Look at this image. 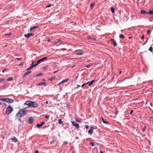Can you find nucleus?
<instances>
[{
	"label": "nucleus",
	"mask_w": 153,
	"mask_h": 153,
	"mask_svg": "<svg viewBox=\"0 0 153 153\" xmlns=\"http://www.w3.org/2000/svg\"><path fill=\"white\" fill-rule=\"evenodd\" d=\"M25 109H20L16 114V117H18V115H19L18 120L20 122L21 121V118L26 114V113L24 110Z\"/></svg>",
	"instance_id": "nucleus-1"
},
{
	"label": "nucleus",
	"mask_w": 153,
	"mask_h": 153,
	"mask_svg": "<svg viewBox=\"0 0 153 153\" xmlns=\"http://www.w3.org/2000/svg\"><path fill=\"white\" fill-rule=\"evenodd\" d=\"M13 111V108L10 105H9L7 108L6 114L7 115H9Z\"/></svg>",
	"instance_id": "nucleus-2"
},
{
	"label": "nucleus",
	"mask_w": 153,
	"mask_h": 153,
	"mask_svg": "<svg viewBox=\"0 0 153 153\" xmlns=\"http://www.w3.org/2000/svg\"><path fill=\"white\" fill-rule=\"evenodd\" d=\"M47 57H43L42 58L38 60L36 64H35L36 66H37L38 65L40 64L41 62L47 60Z\"/></svg>",
	"instance_id": "nucleus-3"
},
{
	"label": "nucleus",
	"mask_w": 153,
	"mask_h": 153,
	"mask_svg": "<svg viewBox=\"0 0 153 153\" xmlns=\"http://www.w3.org/2000/svg\"><path fill=\"white\" fill-rule=\"evenodd\" d=\"M72 125L74 126L76 128L78 129L79 128V124L75 122L74 121H72Z\"/></svg>",
	"instance_id": "nucleus-4"
},
{
	"label": "nucleus",
	"mask_w": 153,
	"mask_h": 153,
	"mask_svg": "<svg viewBox=\"0 0 153 153\" xmlns=\"http://www.w3.org/2000/svg\"><path fill=\"white\" fill-rule=\"evenodd\" d=\"M32 101H26L24 103L25 105L28 106L29 107L31 108V103Z\"/></svg>",
	"instance_id": "nucleus-5"
},
{
	"label": "nucleus",
	"mask_w": 153,
	"mask_h": 153,
	"mask_svg": "<svg viewBox=\"0 0 153 153\" xmlns=\"http://www.w3.org/2000/svg\"><path fill=\"white\" fill-rule=\"evenodd\" d=\"M31 108H36L38 106V104L35 102L32 101Z\"/></svg>",
	"instance_id": "nucleus-6"
},
{
	"label": "nucleus",
	"mask_w": 153,
	"mask_h": 153,
	"mask_svg": "<svg viewBox=\"0 0 153 153\" xmlns=\"http://www.w3.org/2000/svg\"><path fill=\"white\" fill-rule=\"evenodd\" d=\"M34 35V34L32 33H29L27 34H25L24 36L27 38H29L31 36H33Z\"/></svg>",
	"instance_id": "nucleus-7"
},
{
	"label": "nucleus",
	"mask_w": 153,
	"mask_h": 153,
	"mask_svg": "<svg viewBox=\"0 0 153 153\" xmlns=\"http://www.w3.org/2000/svg\"><path fill=\"white\" fill-rule=\"evenodd\" d=\"M6 102L8 103H12L13 102V99L10 98H6Z\"/></svg>",
	"instance_id": "nucleus-8"
},
{
	"label": "nucleus",
	"mask_w": 153,
	"mask_h": 153,
	"mask_svg": "<svg viewBox=\"0 0 153 153\" xmlns=\"http://www.w3.org/2000/svg\"><path fill=\"white\" fill-rule=\"evenodd\" d=\"M36 65L35 64H34V65L31 64L30 65V66L28 67V68H27L26 69L27 71L31 69H32L33 67L36 66Z\"/></svg>",
	"instance_id": "nucleus-9"
},
{
	"label": "nucleus",
	"mask_w": 153,
	"mask_h": 153,
	"mask_svg": "<svg viewBox=\"0 0 153 153\" xmlns=\"http://www.w3.org/2000/svg\"><path fill=\"white\" fill-rule=\"evenodd\" d=\"M33 120V118L32 117H30L28 119V122L30 124H31L32 123Z\"/></svg>",
	"instance_id": "nucleus-10"
},
{
	"label": "nucleus",
	"mask_w": 153,
	"mask_h": 153,
	"mask_svg": "<svg viewBox=\"0 0 153 153\" xmlns=\"http://www.w3.org/2000/svg\"><path fill=\"white\" fill-rule=\"evenodd\" d=\"M40 85H44L45 86H46L47 85V84L45 82H41L38 83V84L36 85L37 86H40Z\"/></svg>",
	"instance_id": "nucleus-11"
},
{
	"label": "nucleus",
	"mask_w": 153,
	"mask_h": 153,
	"mask_svg": "<svg viewBox=\"0 0 153 153\" xmlns=\"http://www.w3.org/2000/svg\"><path fill=\"white\" fill-rule=\"evenodd\" d=\"M110 40L113 43V45L114 47H115L117 46V43H116V42L114 39H111Z\"/></svg>",
	"instance_id": "nucleus-12"
},
{
	"label": "nucleus",
	"mask_w": 153,
	"mask_h": 153,
	"mask_svg": "<svg viewBox=\"0 0 153 153\" xmlns=\"http://www.w3.org/2000/svg\"><path fill=\"white\" fill-rule=\"evenodd\" d=\"M11 140H12V141H13V142L14 143H16L18 141L17 139L15 137H13L11 138Z\"/></svg>",
	"instance_id": "nucleus-13"
},
{
	"label": "nucleus",
	"mask_w": 153,
	"mask_h": 153,
	"mask_svg": "<svg viewBox=\"0 0 153 153\" xmlns=\"http://www.w3.org/2000/svg\"><path fill=\"white\" fill-rule=\"evenodd\" d=\"M31 72V71H28L26 72L24 74H23V77H25V76L28 75Z\"/></svg>",
	"instance_id": "nucleus-14"
},
{
	"label": "nucleus",
	"mask_w": 153,
	"mask_h": 153,
	"mask_svg": "<svg viewBox=\"0 0 153 153\" xmlns=\"http://www.w3.org/2000/svg\"><path fill=\"white\" fill-rule=\"evenodd\" d=\"M69 80V79L66 78L65 79L63 80L60 83H63L67 82Z\"/></svg>",
	"instance_id": "nucleus-15"
},
{
	"label": "nucleus",
	"mask_w": 153,
	"mask_h": 153,
	"mask_svg": "<svg viewBox=\"0 0 153 153\" xmlns=\"http://www.w3.org/2000/svg\"><path fill=\"white\" fill-rule=\"evenodd\" d=\"M93 132V130L90 128L88 130V133L90 135L92 134Z\"/></svg>",
	"instance_id": "nucleus-16"
},
{
	"label": "nucleus",
	"mask_w": 153,
	"mask_h": 153,
	"mask_svg": "<svg viewBox=\"0 0 153 153\" xmlns=\"http://www.w3.org/2000/svg\"><path fill=\"white\" fill-rule=\"evenodd\" d=\"M38 27V26H33L30 28V32L31 31L33 30Z\"/></svg>",
	"instance_id": "nucleus-17"
},
{
	"label": "nucleus",
	"mask_w": 153,
	"mask_h": 153,
	"mask_svg": "<svg viewBox=\"0 0 153 153\" xmlns=\"http://www.w3.org/2000/svg\"><path fill=\"white\" fill-rule=\"evenodd\" d=\"M141 13L142 14L145 15V14H147V12H146V11L143 10H141Z\"/></svg>",
	"instance_id": "nucleus-18"
},
{
	"label": "nucleus",
	"mask_w": 153,
	"mask_h": 153,
	"mask_svg": "<svg viewBox=\"0 0 153 153\" xmlns=\"http://www.w3.org/2000/svg\"><path fill=\"white\" fill-rule=\"evenodd\" d=\"M95 80L94 79L92 80L91 82L89 83V82L88 86H91V85H92L93 83L95 82Z\"/></svg>",
	"instance_id": "nucleus-19"
},
{
	"label": "nucleus",
	"mask_w": 153,
	"mask_h": 153,
	"mask_svg": "<svg viewBox=\"0 0 153 153\" xmlns=\"http://www.w3.org/2000/svg\"><path fill=\"white\" fill-rule=\"evenodd\" d=\"M102 122L104 123L107 124H109V123L108 122L106 121H105L104 120V119L103 118H102Z\"/></svg>",
	"instance_id": "nucleus-20"
},
{
	"label": "nucleus",
	"mask_w": 153,
	"mask_h": 153,
	"mask_svg": "<svg viewBox=\"0 0 153 153\" xmlns=\"http://www.w3.org/2000/svg\"><path fill=\"white\" fill-rule=\"evenodd\" d=\"M42 75V73H39V74H35L34 75L33 77H38L39 76H40L41 75Z\"/></svg>",
	"instance_id": "nucleus-21"
},
{
	"label": "nucleus",
	"mask_w": 153,
	"mask_h": 153,
	"mask_svg": "<svg viewBox=\"0 0 153 153\" xmlns=\"http://www.w3.org/2000/svg\"><path fill=\"white\" fill-rule=\"evenodd\" d=\"M95 4L94 3H92L91 4L90 7H91V10H92L93 9V7H94V6Z\"/></svg>",
	"instance_id": "nucleus-22"
},
{
	"label": "nucleus",
	"mask_w": 153,
	"mask_h": 153,
	"mask_svg": "<svg viewBox=\"0 0 153 153\" xmlns=\"http://www.w3.org/2000/svg\"><path fill=\"white\" fill-rule=\"evenodd\" d=\"M58 123L59 124H62V125H63V122L62 121V120L61 119H59L58 120Z\"/></svg>",
	"instance_id": "nucleus-23"
},
{
	"label": "nucleus",
	"mask_w": 153,
	"mask_h": 153,
	"mask_svg": "<svg viewBox=\"0 0 153 153\" xmlns=\"http://www.w3.org/2000/svg\"><path fill=\"white\" fill-rule=\"evenodd\" d=\"M83 52H82L81 53H75V54L77 55H82L83 54Z\"/></svg>",
	"instance_id": "nucleus-24"
},
{
	"label": "nucleus",
	"mask_w": 153,
	"mask_h": 153,
	"mask_svg": "<svg viewBox=\"0 0 153 153\" xmlns=\"http://www.w3.org/2000/svg\"><path fill=\"white\" fill-rule=\"evenodd\" d=\"M148 14L151 15L153 14V11L152 10H150L149 12L147 13V14Z\"/></svg>",
	"instance_id": "nucleus-25"
},
{
	"label": "nucleus",
	"mask_w": 153,
	"mask_h": 153,
	"mask_svg": "<svg viewBox=\"0 0 153 153\" xmlns=\"http://www.w3.org/2000/svg\"><path fill=\"white\" fill-rule=\"evenodd\" d=\"M111 10L112 13L114 12V9L113 7H111Z\"/></svg>",
	"instance_id": "nucleus-26"
},
{
	"label": "nucleus",
	"mask_w": 153,
	"mask_h": 153,
	"mask_svg": "<svg viewBox=\"0 0 153 153\" xmlns=\"http://www.w3.org/2000/svg\"><path fill=\"white\" fill-rule=\"evenodd\" d=\"M119 38L120 39H124L125 38L123 34H120Z\"/></svg>",
	"instance_id": "nucleus-27"
},
{
	"label": "nucleus",
	"mask_w": 153,
	"mask_h": 153,
	"mask_svg": "<svg viewBox=\"0 0 153 153\" xmlns=\"http://www.w3.org/2000/svg\"><path fill=\"white\" fill-rule=\"evenodd\" d=\"M13 80V79L12 77H8L7 79V81H12Z\"/></svg>",
	"instance_id": "nucleus-28"
},
{
	"label": "nucleus",
	"mask_w": 153,
	"mask_h": 153,
	"mask_svg": "<svg viewBox=\"0 0 153 153\" xmlns=\"http://www.w3.org/2000/svg\"><path fill=\"white\" fill-rule=\"evenodd\" d=\"M91 128L93 130V129H97V127L96 126H93L91 127Z\"/></svg>",
	"instance_id": "nucleus-29"
},
{
	"label": "nucleus",
	"mask_w": 153,
	"mask_h": 153,
	"mask_svg": "<svg viewBox=\"0 0 153 153\" xmlns=\"http://www.w3.org/2000/svg\"><path fill=\"white\" fill-rule=\"evenodd\" d=\"M6 98H5V99H4V98H0V100L1 101H3V102H6Z\"/></svg>",
	"instance_id": "nucleus-30"
},
{
	"label": "nucleus",
	"mask_w": 153,
	"mask_h": 153,
	"mask_svg": "<svg viewBox=\"0 0 153 153\" xmlns=\"http://www.w3.org/2000/svg\"><path fill=\"white\" fill-rule=\"evenodd\" d=\"M153 48L152 47H150L149 49V51H150L151 52H152Z\"/></svg>",
	"instance_id": "nucleus-31"
},
{
	"label": "nucleus",
	"mask_w": 153,
	"mask_h": 153,
	"mask_svg": "<svg viewBox=\"0 0 153 153\" xmlns=\"http://www.w3.org/2000/svg\"><path fill=\"white\" fill-rule=\"evenodd\" d=\"M55 79V77H51V78H49L48 80H50V81H52L54 79Z\"/></svg>",
	"instance_id": "nucleus-32"
},
{
	"label": "nucleus",
	"mask_w": 153,
	"mask_h": 153,
	"mask_svg": "<svg viewBox=\"0 0 153 153\" xmlns=\"http://www.w3.org/2000/svg\"><path fill=\"white\" fill-rule=\"evenodd\" d=\"M89 82H88L87 83H84L81 86V87L82 88L85 85H87V84H88V83Z\"/></svg>",
	"instance_id": "nucleus-33"
},
{
	"label": "nucleus",
	"mask_w": 153,
	"mask_h": 153,
	"mask_svg": "<svg viewBox=\"0 0 153 153\" xmlns=\"http://www.w3.org/2000/svg\"><path fill=\"white\" fill-rule=\"evenodd\" d=\"M53 4H49L46 7V8H48L50 7L51 6H53Z\"/></svg>",
	"instance_id": "nucleus-34"
},
{
	"label": "nucleus",
	"mask_w": 153,
	"mask_h": 153,
	"mask_svg": "<svg viewBox=\"0 0 153 153\" xmlns=\"http://www.w3.org/2000/svg\"><path fill=\"white\" fill-rule=\"evenodd\" d=\"M89 144L91 146H94V143L93 142H90L89 143Z\"/></svg>",
	"instance_id": "nucleus-35"
},
{
	"label": "nucleus",
	"mask_w": 153,
	"mask_h": 153,
	"mask_svg": "<svg viewBox=\"0 0 153 153\" xmlns=\"http://www.w3.org/2000/svg\"><path fill=\"white\" fill-rule=\"evenodd\" d=\"M36 127L38 128H40V127H41L42 126H41V124H37L36 125Z\"/></svg>",
	"instance_id": "nucleus-36"
},
{
	"label": "nucleus",
	"mask_w": 153,
	"mask_h": 153,
	"mask_svg": "<svg viewBox=\"0 0 153 153\" xmlns=\"http://www.w3.org/2000/svg\"><path fill=\"white\" fill-rule=\"evenodd\" d=\"M60 41V40H58L57 41H56L54 42V43L55 44H57L58 42H59Z\"/></svg>",
	"instance_id": "nucleus-37"
},
{
	"label": "nucleus",
	"mask_w": 153,
	"mask_h": 153,
	"mask_svg": "<svg viewBox=\"0 0 153 153\" xmlns=\"http://www.w3.org/2000/svg\"><path fill=\"white\" fill-rule=\"evenodd\" d=\"M91 66V65H86L85 66V67L87 68H89Z\"/></svg>",
	"instance_id": "nucleus-38"
},
{
	"label": "nucleus",
	"mask_w": 153,
	"mask_h": 153,
	"mask_svg": "<svg viewBox=\"0 0 153 153\" xmlns=\"http://www.w3.org/2000/svg\"><path fill=\"white\" fill-rule=\"evenodd\" d=\"M4 80V79H0V83L2 81Z\"/></svg>",
	"instance_id": "nucleus-39"
},
{
	"label": "nucleus",
	"mask_w": 153,
	"mask_h": 153,
	"mask_svg": "<svg viewBox=\"0 0 153 153\" xmlns=\"http://www.w3.org/2000/svg\"><path fill=\"white\" fill-rule=\"evenodd\" d=\"M11 34V33H10L6 34H5V36H10V35Z\"/></svg>",
	"instance_id": "nucleus-40"
},
{
	"label": "nucleus",
	"mask_w": 153,
	"mask_h": 153,
	"mask_svg": "<svg viewBox=\"0 0 153 153\" xmlns=\"http://www.w3.org/2000/svg\"><path fill=\"white\" fill-rule=\"evenodd\" d=\"M45 117L46 119H48L49 118V116L48 115H46L45 116Z\"/></svg>",
	"instance_id": "nucleus-41"
},
{
	"label": "nucleus",
	"mask_w": 153,
	"mask_h": 153,
	"mask_svg": "<svg viewBox=\"0 0 153 153\" xmlns=\"http://www.w3.org/2000/svg\"><path fill=\"white\" fill-rule=\"evenodd\" d=\"M16 59H17V60H20L22 59L21 58H16Z\"/></svg>",
	"instance_id": "nucleus-42"
},
{
	"label": "nucleus",
	"mask_w": 153,
	"mask_h": 153,
	"mask_svg": "<svg viewBox=\"0 0 153 153\" xmlns=\"http://www.w3.org/2000/svg\"><path fill=\"white\" fill-rule=\"evenodd\" d=\"M133 111V110H131V111L130 112V114L131 116H132V113Z\"/></svg>",
	"instance_id": "nucleus-43"
},
{
	"label": "nucleus",
	"mask_w": 153,
	"mask_h": 153,
	"mask_svg": "<svg viewBox=\"0 0 153 153\" xmlns=\"http://www.w3.org/2000/svg\"><path fill=\"white\" fill-rule=\"evenodd\" d=\"M45 122H42L40 124L41 126H42L43 125H44L45 124Z\"/></svg>",
	"instance_id": "nucleus-44"
},
{
	"label": "nucleus",
	"mask_w": 153,
	"mask_h": 153,
	"mask_svg": "<svg viewBox=\"0 0 153 153\" xmlns=\"http://www.w3.org/2000/svg\"><path fill=\"white\" fill-rule=\"evenodd\" d=\"M150 33V30H147V34L148 35H149Z\"/></svg>",
	"instance_id": "nucleus-45"
},
{
	"label": "nucleus",
	"mask_w": 153,
	"mask_h": 153,
	"mask_svg": "<svg viewBox=\"0 0 153 153\" xmlns=\"http://www.w3.org/2000/svg\"><path fill=\"white\" fill-rule=\"evenodd\" d=\"M150 105L152 107L153 106L152 103V102L150 103Z\"/></svg>",
	"instance_id": "nucleus-46"
},
{
	"label": "nucleus",
	"mask_w": 153,
	"mask_h": 153,
	"mask_svg": "<svg viewBox=\"0 0 153 153\" xmlns=\"http://www.w3.org/2000/svg\"><path fill=\"white\" fill-rule=\"evenodd\" d=\"M146 128V126L144 127L143 128V129H142V131H144V130H145V129Z\"/></svg>",
	"instance_id": "nucleus-47"
},
{
	"label": "nucleus",
	"mask_w": 153,
	"mask_h": 153,
	"mask_svg": "<svg viewBox=\"0 0 153 153\" xmlns=\"http://www.w3.org/2000/svg\"><path fill=\"white\" fill-rule=\"evenodd\" d=\"M85 128H87H87H88V125H85Z\"/></svg>",
	"instance_id": "nucleus-48"
},
{
	"label": "nucleus",
	"mask_w": 153,
	"mask_h": 153,
	"mask_svg": "<svg viewBox=\"0 0 153 153\" xmlns=\"http://www.w3.org/2000/svg\"><path fill=\"white\" fill-rule=\"evenodd\" d=\"M23 65V64L22 63H21L20 64H19V66H22Z\"/></svg>",
	"instance_id": "nucleus-49"
},
{
	"label": "nucleus",
	"mask_w": 153,
	"mask_h": 153,
	"mask_svg": "<svg viewBox=\"0 0 153 153\" xmlns=\"http://www.w3.org/2000/svg\"><path fill=\"white\" fill-rule=\"evenodd\" d=\"M144 36L143 35L141 37V39H144Z\"/></svg>",
	"instance_id": "nucleus-50"
},
{
	"label": "nucleus",
	"mask_w": 153,
	"mask_h": 153,
	"mask_svg": "<svg viewBox=\"0 0 153 153\" xmlns=\"http://www.w3.org/2000/svg\"><path fill=\"white\" fill-rule=\"evenodd\" d=\"M58 71H59V70H57V71H54L53 72V74H55L56 72H58Z\"/></svg>",
	"instance_id": "nucleus-51"
},
{
	"label": "nucleus",
	"mask_w": 153,
	"mask_h": 153,
	"mask_svg": "<svg viewBox=\"0 0 153 153\" xmlns=\"http://www.w3.org/2000/svg\"><path fill=\"white\" fill-rule=\"evenodd\" d=\"M64 143L65 144H67L68 143V142H67L66 141H65V142H64Z\"/></svg>",
	"instance_id": "nucleus-52"
},
{
	"label": "nucleus",
	"mask_w": 153,
	"mask_h": 153,
	"mask_svg": "<svg viewBox=\"0 0 153 153\" xmlns=\"http://www.w3.org/2000/svg\"><path fill=\"white\" fill-rule=\"evenodd\" d=\"M6 69H3L2 71V72L3 73H4V71H6Z\"/></svg>",
	"instance_id": "nucleus-53"
},
{
	"label": "nucleus",
	"mask_w": 153,
	"mask_h": 153,
	"mask_svg": "<svg viewBox=\"0 0 153 153\" xmlns=\"http://www.w3.org/2000/svg\"><path fill=\"white\" fill-rule=\"evenodd\" d=\"M39 152V151L38 150H36L35 152V153H38Z\"/></svg>",
	"instance_id": "nucleus-54"
},
{
	"label": "nucleus",
	"mask_w": 153,
	"mask_h": 153,
	"mask_svg": "<svg viewBox=\"0 0 153 153\" xmlns=\"http://www.w3.org/2000/svg\"><path fill=\"white\" fill-rule=\"evenodd\" d=\"M76 121H77V122H79V123H80V121H79V120H77V119H76Z\"/></svg>",
	"instance_id": "nucleus-55"
},
{
	"label": "nucleus",
	"mask_w": 153,
	"mask_h": 153,
	"mask_svg": "<svg viewBox=\"0 0 153 153\" xmlns=\"http://www.w3.org/2000/svg\"><path fill=\"white\" fill-rule=\"evenodd\" d=\"M54 142V140H53V141H51V143H50V144H52Z\"/></svg>",
	"instance_id": "nucleus-56"
},
{
	"label": "nucleus",
	"mask_w": 153,
	"mask_h": 153,
	"mask_svg": "<svg viewBox=\"0 0 153 153\" xmlns=\"http://www.w3.org/2000/svg\"><path fill=\"white\" fill-rule=\"evenodd\" d=\"M34 62V61H33L32 62L31 64L33 65V64Z\"/></svg>",
	"instance_id": "nucleus-57"
},
{
	"label": "nucleus",
	"mask_w": 153,
	"mask_h": 153,
	"mask_svg": "<svg viewBox=\"0 0 153 153\" xmlns=\"http://www.w3.org/2000/svg\"><path fill=\"white\" fill-rule=\"evenodd\" d=\"M48 101H46L45 102V103L46 104H48Z\"/></svg>",
	"instance_id": "nucleus-58"
},
{
	"label": "nucleus",
	"mask_w": 153,
	"mask_h": 153,
	"mask_svg": "<svg viewBox=\"0 0 153 153\" xmlns=\"http://www.w3.org/2000/svg\"><path fill=\"white\" fill-rule=\"evenodd\" d=\"M76 139H79V137H76L75 138Z\"/></svg>",
	"instance_id": "nucleus-59"
},
{
	"label": "nucleus",
	"mask_w": 153,
	"mask_h": 153,
	"mask_svg": "<svg viewBox=\"0 0 153 153\" xmlns=\"http://www.w3.org/2000/svg\"><path fill=\"white\" fill-rule=\"evenodd\" d=\"M77 86L78 87H80V86L78 85H77Z\"/></svg>",
	"instance_id": "nucleus-60"
},
{
	"label": "nucleus",
	"mask_w": 153,
	"mask_h": 153,
	"mask_svg": "<svg viewBox=\"0 0 153 153\" xmlns=\"http://www.w3.org/2000/svg\"><path fill=\"white\" fill-rule=\"evenodd\" d=\"M150 119H153V117H150Z\"/></svg>",
	"instance_id": "nucleus-61"
},
{
	"label": "nucleus",
	"mask_w": 153,
	"mask_h": 153,
	"mask_svg": "<svg viewBox=\"0 0 153 153\" xmlns=\"http://www.w3.org/2000/svg\"><path fill=\"white\" fill-rule=\"evenodd\" d=\"M121 71H120V72H119V74H121Z\"/></svg>",
	"instance_id": "nucleus-62"
},
{
	"label": "nucleus",
	"mask_w": 153,
	"mask_h": 153,
	"mask_svg": "<svg viewBox=\"0 0 153 153\" xmlns=\"http://www.w3.org/2000/svg\"><path fill=\"white\" fill-rule=\"evenodd\" d=\"M49 42H50V39H48V40H47Z\"/></svg>",
	"instance_id": "nucleus-63"
},
{
	"label": "nucleus",
	"mask_w": 153,
	"mask_h": 153,
	"mask_svg": "<svg viewBox=\"0 0 153 153\" xmlns=\"http://www.w3.org/2000/svg\"><path fill=\"white\" fill-rule=\"evenodd\" d=\"M100 153H103V152L102 151H100Z\"/></svg>",
	"instance_id": "nucleus-64"
}]
</instances>
